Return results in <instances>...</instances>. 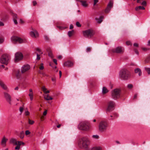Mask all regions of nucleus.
I'll return each instance as SVG.
<instances>
[{
	"instance_id": "41",
	"label": "nucleus",
	"mask_w": 150,
	"mask_h": 150,
	"mask_svg": "<svg viewBox=\"0 0 150 150\" xmlns=\"http://www.w3.org/2000/svg\"><path fill=\"white\" fill-rule=\"evenodd\" d=\"M23 106L19 108V111L20 112L22 113V112H23Z\"/></svg>"
},
{
	"instance_id": "4",
	"label": "nucleus",
	"mask_w": 150,
	"mask_h": 150,
	"mask_svg": "<svg viewBox=\"0 0 150 150\" xmlns=\"http://www.w3.org/2000/svg\"><path fill=\"white\" fill-rule=\"evenodd\" d=\"M79 129L83 130H88L90 128L89 123L86 122H80L78 126Z\"/></svg>"
},
{
	"instance_id": "56",
	"label": "nucleus",
	"mask_w": 150,
	"mask_h": 150,
	"mask_svg": "<svg viewBox=\"0 0 150 150\" xmlns=\"http://www.w3.org/2000/svg\"><path fill=\"white\" fill-rule=\"evenodd\" d=\"M30 114V112L28 111H26L25 112V115H28Z\"/></svg>"
},
{
	"instance_id": "28",
	"label": "nucleus",
	"mask_w": 150,
	"mask_h": 150,
	"mask_svg": "<svg viewBox=\"0 0 150 150\" xmlns=\"http://www.w3.org/2000/svg\"><path fill=\"white\" fill-rule=\"evenodd\" d=\"M17 141L16 139L14 138H12L10 140V143H12L13 144H15V145L16 144Z\"/></svg>"
},
{
	"instance_id": "37",
	"label": "nucleus",
	"mask_w": 150,
	"mask_h": 150,
	"mask_svg": "<svg viewBox=\"0 0 150 150\" xmlns=\"http://www.w3.org/2000/svg\"><path fill=\"white\" fill-rule=\"evenodd\" d=\"M28 123L30 125H33L34 123V121L33 120H31L30 119H28Z\"/></svg>"
},
{
	"instance_id": "50",
	"label": "nucleus",
	"mask_w": 150,
	"mask_h": 150,
	"mask_svg": "<svg viewBox=\"0 0 150 150\" xmlns=\"http://www.w3.org/2000/svg\"><path fill=\"white\" fill-rule=\"evenodd\" d=\"M134 47H139V45L137 43H134Z\"/></svg>"
},
{
	"instance_id": "47",
	"label": "nucleus",
	"mask_w": 150,
	"mask_h": 150,
	"mask_svg": "<svg viewBox=\"0 0 150 150\" xmlns=\"http://www.w3.org/2000/svg\"><path fill=\"white\" fill-rule=\"evenodd\" d=\"M141 4L144 6H145L146 5V2L145 1H144Z\"/></svg>"
},
{
	"instance_id": "26",
	"label": "nucleus",
	"mask_w": 150,
	"mask_h": 150,
	"mask_svg": "<svg viewBox=\"0 0 150 150\" xmlns=\"http://www.w3.org/2000/svg\"><path fill=\"white\" fill-rule=\"evenodd\" d=\"M109 90L105 87H103L102 89V93L103 94H105L108 93Z\"/></svg>"
},
{
	"instance_id": "64",
	"label": "nucleus",
	"mask_w": 150,
	"mask_h": 150,
	"mask_svg": "<svg viewBox=\"0 0 150 150\" xmlns=\"http://www.w3.org/2000/svg\"><path fill=\"white\" fill-rule=\"evenodd\" d=\"M59 77H60V78L61 77V76L62 75V72L61 71H59Z\"/></svg>"
},
{
	"instance_id": "52",
	"label": "nucleus",
	"mask_w": 150,
	"mask_h": 150,
	"mask_svg": "<svg viewBox=\"0 0 150 150\" xmlns=\"http://www.w3.org/2000/svg\"><path fill=\"white\" fill-rule=\"evenodd\" d=\"M134 50L136 54H138L139 52H138V51L136 49L134 48Z\"/></svg>"
},
{
	"instance_id": "53",
	"label": "nucleus",
	"mask_w": 150,
	"mask_h": 150,
	"mask_svg": "<svg viewBox=\"0 0 150 150\" xmlns=\"http://www.w3.org/2000/svg\"><path fill=\"white\" fill-rule=\"evenodd\" d=\"M91 48L90 47H88L86 50V52H89L91 51Z\"/></svg>"
},
{
	"instance_id": "3",
	"label": "nucleus",
	"mask_w": 150,
	"mask_h": 150,
	"mask_svg": "<svg viewBox=\"0 0 150 150\" xmlns=\"http://www.w3.org/2000/svg\"><path fill=\"white\" fill-rule=\"evenodd\" d=\"M108 127V124L105 121H101L98 125V129L101 132L105 131Z\"/></svg>"
},
{
	"instance_id": "63",
	"label": "nucleus",
	"mask_w": 150,
	"mask_h": 150,
	"mask_svg": "<svg viewBox=\"0 0 150 150\" xmlns=\"http://www.w3.org/2000/svg\"><path fill=\"white\" fill-rule=\"evenodd\" d=\"M4 41L3 39L0 38V44L2 43Z\"/></svg>"
},
{
	"instance_id": "8",
	"label": "nucleus",
	"mask_w": 150,
	"mask_h": 150,
	"mask_svg": "<svg viewBox=\"0 0 150 150\" xmlns=\"http://www.w3.org/2000/svg\"><path fill=\"white\" fill-rule=\"evenodd\" d=\"M124 48L122 47H117L115 48L112 49L110 51L113 53H122L124 52Z\"/></svg>"
},
{
	"instance_id": "17",
	"label": "nucleus",
	"mask_w": 150,
	"mask_h": 150,
	"mask_svg": "<svg viewBox=\"0 0 150 150\" xmlns=\"http://www.w3.org/2000/svg\"><path fill=\"white\" fill-rule=\"evenodd\" d=\"M0 86L2 88L5 90H6L7 89L6 86L4 82L1 80H0Z\"/></svg>"
},
{
	"instance_id": "25",
	"label": "nucleus",
	"mask_w": 150,
	"mask_h": 150,
	"mask_svg": "<svg viewBox=\"0 0 150 150\" xmlns=\"http://www.w3.org/2000/svg\"><path fill=\"white\" fill-rule=\"evenodd\" d=\"M103 16H100L99 18H96L95 19L97 21L98 23H101L103 19Z\"/></svg>"
},
{
	"instance_id": "58",
	"label": "nucleus",
	"mask_w": 150,
	"mask_h": 150,
	"mask_svg": "<svg viewBox=\"0 0 150 150\" xmlns=\"http://www.w3.org/2000/svg\"><path fill=\"white\" fill-rule=\"evenodd\" d=\"M53 60L56 64H57V60L56 59H53Z\"/></svg>"
},
{
	"instance_id": "38",
	"label": "nucleus",
	"mask_w": 150,
	"mask_h": 150,
	"mask_svg": "<svg viewBox=\"0 0 150 150\" xmlns=\"http://www.w3.org/2000/svg\"><path fill=\"white\" fill-rule=\"evenodd\" d=\"M133 87V85L131 84H129L127 86V87L128 89H131Z\"/></svg>"
},
{
	"instance_id": "61",
	"label": "nucleus",
	"mask_w": 150,
	"mask_h": 150,
	"mask_svg": "<svg viewBox=\"0 0 150 150\" xmlns=\"http://www.w3.org/2000/svg\"><path fill=\"white\" fill-rule=\"evenodd\" d=\"M47 110H46L44 111L43 113V115L44 116H45L47 115Z\"/></svg>"
},
{
	"instance_id": "12",
	"label": "nucleus",
	"mask_w": 150,
	"mask_h": 150,
	"mask_svg": "<svg viewBox=\"0 0 150 150\" xmlns=\"http://www.w3.org/2000/svg\"><path fill=\"white\" fill-rule=\"evenodd\" d=\"M30 66L28 64L23 65L21 69V72L22 73H23L27 71L30 69Z\"/></svg>"
},
{
	"instance_id": "44",
	"label": "nucleus",
	"mask_w": 150,
	"mask_h": 150,
	"mask_svg": "<svg viewBox=\"0 0 150 150\" xmlns=\"http://www.w3.org/2000/svg\"><path fill=\"white\" fill-rule=\"evenodd\" d=\"M76 25L78 27H81V25L78 22H77L76 23Z\"/></svg>"
},
{
	"instance_id": "35",
	"label": "nucleus",
	"mask_w": 150,
	"mask_h": 150,
	"mask_svg": "<svg viewBox=\"0 0 150 150\" xmlns=\"http://www.w3.org/2000/svg\"><path fill=\"white\" fill-rule=\"evenodd\" d=\"M150 61V56L147 57L145 60V63H149Z\"/></svg>"
},
{
	"instance_id": "9",
	"label": "nucleus",
	"mask_w": 150,
	"mask_h": 150,
	"mask_svg": "<svg viewBox=\"0 0 150 150\" xmlns=\"http://www.w3.org/2000/svg\"><path fill=\"white\" fill-rule=\"evenodd\" d=\"M23 55L21 52H16L15 54V62H17L23 59Z\"/></svg>"
},
{
	"instance_id": "48",
	"label": "nucleus",
	"mask_w": 150,
	"mask_h": 150,
	"mask_svg": "<svg viewBox=\"0 0 150 150\" xmlns=\"http://www.w3.org/2000/svg\"><path fill=\"white\" fill-rule=\"evenodd\" d=\"M45 39L46 41H48L49 40V37L47 36H45Z\"/></svg>"
},
{
	"instance_id": "31",
	"label": "nucleus",
	"mask_w": 150,
	"mask_h": 150,
	"mask_svg": "<svg viewBox=\"0 0 150 150\" xmlns=\"http://www.w3.org/2000/svg\"><path fill=\"white\" fill-rule=\"evenodd\" d=\"M25 143L24 142H23L21 141H17L16 144V145H18L19 146H20V145H24Z\"/></svg>"
},
{
	"instance_id": "30",
	"label": "nucleus",
	"mask_w": 150,
	"mask_h": 150,
	"mask_svg": "<svg viewBox=\"0 0 150 150\" xmlns=\"http://www.w3.org/2000/svg\"><path fill=\"white\" fill-rule=\"evenodd\" d=\"M47 51L48 52L49 56L51 57H52V54L51 50L50 48H48L47 49Z\"/></svg>"
},
{
	"instance_id": "19",
	"label": "nucleus",
	"mask_w": 150,
	"mask_h": 150,
	"mask_svg": "<svg viewBox=\"0 0 150 150\" xmlns=\"http://www.w3.org/2000/svg\"><path fill=\"white\" fill-rule=\"evenodd\" d=\"M80 2L82 5L84 7H86L88 6V4H87L86 1H85L81 0H77Z\"/></svg>"
},
{
	"instance_id": "39",
	"label": "nucleus",
	"mask_w": 150,
	"mask_h": 150,
	"mask_svg": "<svg viewBox=\"0 0 150 150\" xmlns=\"http://www.w3.org/2000/svg\"><path fill=\"white\" fill-rule=\"evenodd\" d=\"M145 70L149 74H150V69L149 68H145Z\"/></svg>"
},
{
	"instance_id": "11",
	"label": "nucleus",
	"mask_w": 150,
	"mask_h": 150,
	"mask_svg": "<svg viewBox=\"0 0 150 150\" xmlns=\"http://www.w3.org/2000/svg\"><path fill=\"white\" fill-rule=\"evenodd\" d=\"M10 13L12 16L14 22L15 24H17L18 23L17 21V19L18 18L17 15L16 14L14 13L12 10L10 11Z\"/></svg>"
},
{
	"instance_id": "22",
	"label": "nucleus",
	"mask_w": 150,
	"mask_h": 150,
	"mask_svg": "<svg viewBox=\"0 0 150 150\" xmlns=\"http://www.w3.org/2000/svg\"><path fill=\"white\" fill-rule=\"evenodd\" d=\"M42 90L45 93H50V91L49 90H47V89L46 88L45 86H42L41 88Z\"/></svg>"
},
{
	"instance_id": "20",
	"label": "nucleus",
	"mask_w": 150,
	"mask_h": 150,
	"mask_svg": "<svg viewBox=\"0 0 150 150\" xmlns=\"http://www.w3.org/2000/svg\"><path fill=\"white\" fill-rule=\"evenodd\" d=\"M135 73L136 74L138 73L139 76H140L142 75V71L141 69L139 68H137L134 70Z\"/></svg>"
},
{
	"instance_id": "46",
	"label": "nucleus",
	"mask_w": 150,
	"mask_h": 150,
	"mask_svg": "<svg viewBox=\"0 0 150 150\" xmlns=\"http://www.w3.org/2000/svg\"><path fill=\"white\" fill-rule=\"evenodd\" d=\"M52 81L55 82L56 81V77L54 76L52 77Z\"/></svg>"
},
{
	"instance_id": "6",
	"label": "nucleus",
	"mask_w": 150,
	"mask_h": 150,
	"mask_svg": "<svg viewBox=\"0 0 150 150\" xmlns=\"http://www.w3.org/2000/svg\"><path fill=\"white\" fill-rule=\"evenodd\" d=\"M10 59L9 56L7 54L3 55L1 58V62L2 64L7 65Z\"/></svg>"
},
{
	"instance_id": "36",
	"label": "nucleus",
	"mask_w": 150,
	"mask_h": 150,
	"mask_svg": "<svg viewBox=\"0 0 150 150\" xmlns=\"http://www.w3.org/2000/svg\"><path fill=\"white\" fill-rule=\"evenodd\" d=\"M91 150H102V149L100 147H95L92 148Z\"/></svg>"
},
{
	"instance_id": "13",
	"label": "nucleus",
	"mask_w": 150,
	"mask_h": 150,
	"mask_svg": "<svg viewBox=\"0 0 150 150\" xmlns=\"http://www.w3.org/2000/svg\"><path fill=\"white\" fill-rule=\"evenodd\" d=\"M33 31L30 33V35L33 38H36L39 36V34L38 31L35 30H33Z\"/></svg>"
},
{
	"instance_id": "15",
	"label": "nucleus",
	"mask_w": 150,
	"mask_h": 150,
	"mask_svg": "<svg viewBox=\"0 0 150 150\" xmlns=\"http://www.w3.org/2000/svg\"><path fill=\"white\" fill-rule=\"evenodd\" d=\"M4 97H5L6 101L11 105V97L9 94H5Z\"/></svg>"
},
{
	"instance_id": "49",
	"label": "nucleus",
	"mask_w": 150,
	"mask_h": 150,
	"mask_svg": "<svg viewBox=\"0 0 150 150\" xmlns=\"http://www.w3.org/2000/svg\"><path fill=\"white\" fill-rule=\"evenodd\" d=\"M20 148V146H19L18 145H17V146L15 147V149L16 150H19Z\"/></svg>"
},
{
	"instance_id": "55",
	"label": "nucleus",
	"mask_w": 150,
	"mask_h": 150,
	"mask_svg": "<svg viewBox=\"0 0 150 150\" xmlns=\"http://www.w3.org/2000/svg\"><path fill=\"white\" fill-rule=\"evenodd\" d=\"M36 50L37 51H38L40 53H41V50L40 49L38 48H36Z\"/></svg>"
},
{
	"instance_id": "42",
	"label": "nucleus",
	"mask_w": 150,
	"mask_h": 150,
	"mask_svg": "<svg viewBox=\"0 0 150 150\" xmlns=\"http://www.w3.org/2000/svg\"><path fill=\"white\" fill-rule=\"evenodd\" d=\"M92 137L94 139H98L99 138V136L98 135H93L92 136Z\"/></svg>"
},
{
	"instance_id": "2",
	"label": "nucleus",
	"mask_w": 150,
	"mask_h": 150,
	"mask_svg": "<svg viewBox=\"0 0 150 150\" xmlns=\"http://www.w3.org/2000/svg\"><path fill=\"white\" fill-rule=\"evenodd\" d=\"M119 76L122 79L127 80L130 77V73L127 69H123L120 71Z\"/></svg>"
},
{
	"instance_id": "23",
	"label": "nucleus",
	"mask_w": 150,
	"mask_h": 150,
	"mask_svg": "<svg viewBox=\"0 0 150 150\" xmlns=\"http://www.w3.org/2000/svg\"><path fill=\"white\" fill-rule=\"evenodd\" d=\"M8 140V139H6L4 137L2 140L1 141V144L3 146H5V145L6 143V141Z\"/></svg>"
},
{
	"instance_id": "1",
	"label": "nucleus",
	"mask_w": 150,
	"mask_h": 150,
	"mask_svg": "<svg viewBox=\"0 0 150 150\" xmlns=\"http://www.w3.org/2000/svg\"><path fill=\"white\" fill-rule=\"evenodd\" d=\"M90 144L89 139L87 137H83L80 139L78 143L79 146L81 148H87Z\"/></svg>"
},
{
	"instance_id": "62",
	"label": "nucleus",
	"mask_w": 150,
	"mask_h": 150,
	"mask_svg": "<svg viewBox=\"0 0 150 150\" xmlns=\"http://www.w3.org/2000/svg\"><path fill=\"white\" fill-rule=\"evenodd\" d=\"M4 25V24L2 22L0 21V26H3Z\"/></svg>"
},
{
	"instance_id": "33",
	"label": "nucleus",
	"mask_w": 150,
	"mask_h": 150,
	"mask_svg": "<svg viewBox=\"0 0 150 150\" xmlns=\"http://www.w3.org/2000/svg\"><path fill=\"white\" fill-rule=\"evenodd\" d=\"M24 132H23V131L21 132L20 133V135H19L21 139H22L24 138Z\"/></svg>"
},
{
	"instance_id": "57",
	"label": "nucleus",
	"mask_w": 150,
	"mask_h": 150,
	"mask_svg": "<svg viewBox=\"0 0 150 150\" xmlns=\"http://www.w3.org/2000/svg\"><path fill=\"white\" fill-rule=\"evenodd\" d=\"M98 0H94L93 4L94 5H95L98 2Z\"/></svg>"
},
{
	"instance_id": "5",
	"label": "nucleus",
	"mask_w": 150,
	"mask_h": 150,
	"mask_svg": "<svg viewBox=\"0 0 150 150\" xmlns=\"http://www.w3.org/2000/svg\"><path fill=\"white\" fill-rule=\"evenodd\" d=\"M11 41L13 43H19L20 44L23 42V40L21 38L15 36H13L11 38Z\"/></svg>"
},
{
	"instance_id": "18",
	"label": "nucleus",
	"mask_w": 150,
	"mask_h": 150,
	"mask_svg": "<svg viewBox=\"0 0 150 150\" xmlns=\"http://www.w3.org/2000/svg\"><path fill=\"white\" fill-rule=\"evenodd\" d=\"M111 95L112 98L115 100L119 99L121 97V94H111Z\"/></svg>"
},
{
	"instance_id": "14",
	"label": "nucleus",
	"mask_w": 150,
	"mask_h": 150,
	"mask_svg": "<svg viewBox=\"0 0 150 150\" xmlns=\"http://www.w3.org/2000/svg\"><path fill=\"white\" fill-rule=\"evenodd\" d=\"M64 65L65 67H71L73 65V63L72 62L68 61L64 62Z\"/></svg>"
},
{
	"instance_id": "43",
	"label": "nucleus",
	"mask_w": 150,
	"mask_h": 150,
	"mask_svg": "<svg viewBox=\"0 0 150 150\" xmlns=\"http://www.w3.org/2000/svg\"><path fill=\"white\" fill-rule=\"evenodd\" d=\"M31 100L33 99V94H29Z\"/></svg>"
},
{
	"instance_id": "60",
	"label": "nucleus",
	"mask_w": 150,
	"mask_h": 150,
	"mask_svg": "<svg viewBox=\"0 0 150 150\" xmlns=\"http://www.w3.org/2000/svg\"><path fill=\"white\" fill-rule=\"evenodd\" d=\"M33 5L34 6H35L37 4V3L36 1H33Z\"/></svg>"
},
{
	"instance_id": "34",
	"label": "nucleus",
	"mask_w": 150,
	"mask_h": 150,
	"mask_svg": "<svg viewBox=\"0 0 150 150\" xmlns=\"http://www.w3.org/2000/svg\"><path fill=\"white\" fill-rule=\"evenodd\" d=\"M113 110V108H112L111 107H110V106H109L108 105V107L107 109V111L110 112L111 111Z\"/></svg>"
},
{
	"instance_id": "21",
	"label": "nucleus",
	"mask_w": 150,
	"mask_h": 150,
	"mask_svg": "<svg viewBox=\"0 0 150 150\" xmlns=\"http://www.w3.org/2000/svg\"><path fill=\"white\" fill-rule=\"evenodd\" d=\"M16 76L17 78H19L21 76V73L19 70H17L15 71Z\"/></svg>"
},
{
	"instance_id": "59",
	"label": "nucleus",
	"mask_w": 150,
	"mask_h": 150,
	"mask_svg": "<svg viewBox=\"0 0 150 150\" xmlns=\"http://www.w3.org/2000/svg\"><path fill=\"white\" fill-rule=\"evenodd\" d=\"M58 28L60 30H62L64 29V28L63 27H61V26H57Z\"/></svg>"
},
{
	"instance_id": "16",
	"label": "nucleus",
	"mask_w": 150,
	"mask_h": 150,
	"mask_svg": "<svg viewBox=\"0 0 150 150\" xmlns=\"http://www.w3.org/2000/svg\"><path fill=\"white\" fill-rule=\"evenodd\" d=\"M121 89L119 88L115 89L112 91V94H120L121 93Z\"/></svg>"
},
{
	"instance_id": "27",
	"label": "nucleus",
	"mask_w": 150,
	"mask_h": 150,
	"mask_svg": "<svg viewBox=\"0 0 150 150\" xmlns=\"http://www.w3.org/2000/svg\"><path fill=\"white\" fill-rule=\"evenodd\" d=\"M145 9V8L143 6H137L135 8V10L136 11H138L140 9L144 10Z\"/></svg>"
},
{
	"instance_id": "24",
	"label": "nucleus",
	"mask_w": 150,
	"mask_h": 150,
	"mask_svg": "<svg viewBox=\"0 0 150 150\" xmlns=\"http://www.w3.org/2000/svg\"><path fill=\"white\" fill-rule=\"evenodd\" d=\"M44 98L47 100H51L52 99V98L49 96L48 94H45Z\"/></svg>"
},
{
	"instance_id": "54",
	"label": "nucleus",
	"mask_w": 150,
	"mask_h": 150,
	"mask_svg": "<svg viewBox=\"0 0 150 150\" xmlns=\"http://www.w3.org/2000/svg\"><path fill=\"white\" fill-rule=\"evenodd\" d=\"M30 132L28 130H26L25 132V134L26 135H28L30 134Z\"/></svg>"
},
{
	"instance_id": "10",
	"label": "nucleus",
	"mask_w": 150,
	"mask_h": 150,
	"mask_svg": "<svg viewBox=\"0 0 150 150\" xmlns=\"http://www.w3.org/2000/svg\"><path fill=\"white\" fill-rule=\"evenodd\" d=\"M113 2L112 1H110L108 4L107 7L105 10V12L106 13H107L109 12L111 8L113 6Z\"/></svg>"
},
{
	"instance_id": "45",
	"label": "nucleus",
	"mask_w": 150,
	"mask_h": 150,
	"mask_svg": "<svg viewBox=\"0 0 150 150\" xmlns=\"http://www.w3.org/2000/svg\"><path fill=\"white\" fill-rule=\"evenodd\" d=\"M126 44L127 45H132V44L131 42L129 41H127L126 42Z\"/></svg>"
},
{
	"instance_id": "29",
	"label": "nucleus",
	"mask_w": 150,
	"mask_h": 150,
	"mask_svg": "<svg viewBox=\"0 0 150 150\" xmlns=\"http://www.w3.org/2000/svg\"><path fill=\"white\" fill-rule=\"evenodd\" d=\"M115 103H114L112 101H109L108 103V105L109 106H110V107H112V108H113L115 106Z\"/></svg>"
},
{
	"instance_id": "32",
	"label": "nucleus",
	"mask_w": 150,
	"mask_h": 150,
	"mask_svg": "<svg viewBox=\"0 0 150 150\" xmlns=\"http://www.w3.org/2000/svg\"><path fill=\"white\" fill-rule=\"evenodd\" d=\"M74 30H72L71 31H69L68 33V34L69 37H71L74 33Z\"/></svg>"
},
{
	"instance_id": "51",
	"label": "nucleus",
	"mask_w": 150,
	"mask_h": 150,
	"mask_svg": "<svg viewBox=\"0 0 150 150\" xmlns=\"http://www.w3.org/2000/svg\"><path fill=\"white\" fill-rule=\"evenodd\" d=\"M35 53L37 54V59H38V60H39L40 59V55L39 54H38V53H37L36 52H35Z\"/></svg>"
},
{
	"instance_id": "7",
	"label": "nucleus",
	"mask_w": 150,
	"mask_h": 150,
	"mask_svg": "<svg viewBox=\"0 0 150 150\" xmlns=\"http://www.w3.org/2000/svg\"><path fill=\"white\" fill-rule=\"evenodd\" d=\"M83 34L85 37L89 38H91L94 35L93 30L91 29L83 31Z\"/></svg>"
},
{
	"instance_id": "40",
	"label": "nucleus",
	"mask_w": 150,
	"mask_h": 150,
	"mask_svg": "<svg viewBox=\"0 0 150 150\" xmlns=\"http://www.w3.org/2000/svg\"><path fill=\"white\" fill-rule=\"evenodd\" d=\"M39 69L40 70H43L44 69L43 64L42 63L41 64L40 66L39 67Z\"/></svg>"
}]
</instances>
